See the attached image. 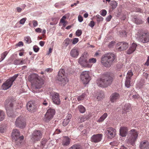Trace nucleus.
<instances>
[{
  "label": "nucleus",
  "instance_id": "1",
  "mask_svg": "<svg viewBox=\"0 0 149 149\" xmlns=\"http://www.w3.org/2000/svg\"><path fill=\"white\" fill-rule=\"evenodd\" d=\"M113 77L112 73L109 72L105 73L102 78L97 80V84L100 87H106L111 84L113 80Z\"/></svg>",
  "mask_w": 149,
  "mask_h": 149
},
{
  "label": "nucleus",
  "instance_id": "2",
  "mask_svg": "<svg viewBox=\"0 0 149 149\" xmlns=\"http://www.w3.org/2000/svg\"><path fill=\"white\" fill-rule=\"evenodd\" d=\"M116 58V55L112 53H109L105 54L102 57L101 62L105 67H110L114 62Z\"/></svg>",
  "mask_w": 149,
  "mask_h": 149
},
{
  "label": "nucleus",
  "instance_id": "3",
  "mask_svg": "<svg viewBox=\"0 0 149 149\" xmlns=\"http://www.w3.org/2000/svg\"><path fill=\"white\" fill-rule=\"evenodd\" d=\"M139 134L138 132L134 129L130 130L126 140V142L128 144L134 146L136 142Z\"/></svg>",
  "mask_w": 149,
  "mask_h": 149
},
{
  "label": "nucleus",
  "instance_id": "4",
  "mask_svg": "<svg viewBox=\"0 0 149 149\" xmlns=\"http://www.w3.org/2000/svg\"><path fill=\"white\" fill-rule=\"evenodd\" d=\"M20 132L17 129H14L12 133V138L13 140L15 142L16 145L19 146L23 142L24 136L23 135L19 136Z\"/></svg>",
  "mask_w": 149,
  "mask_h": 149
},
{
  "label": "nucleus",
  "instance_id": "5",
  "mask_svg": "<svg viewBox=\"0 0 149 149\" xmlns=\"http://www.w3.org/2000/svg\"><path fill=\"white\" fill-rule=\"evenodd\" d=\"M137 35L136 39L139 42L143 43H146L149 42V33L141 31Z\"/></svg>",
  "mask_w": 149,
  "mask_h": 149
},
{
  "label": "nucleus",
  "instance_id": "6",
  "mask_svg": "<svg viewBox=\"0 0 149 149\" xmlns=\"http://www.w3.org/2000/svg\"><path fill=\"white\" fill-rule=\"evenodd\" d=\"M18 75V74H15L13 77L6 81L1 86L2 89L6 90L10 88Z\"/></svg>",
  "mask_w": 149,
  "mask_h": 149
},
{
  "label": "nucleus",
  "instance_id": "7",
  "mask_svg": "<svg viewBox=\"0 0 149 149\" xmlns=\"http://www.w3.org/2000/svg\"><path fill=\"white\" fill-rule=\"evenodd\" d=\"M87 56V53L84 52L79 59L78 62L83 67L90 68L92 66V65L88 63Z\"/></svg>",
  "mask_w": 149,
  "mask_h": 149
},
{
  "label": "nucleus",
  "instance_id": "8",
  "mask_svg": "<svg viewBox=\"0 0 149 149\" xmlns=\"http://www.w3.org/2000/svg\"><path fill=\"white\" fill-rule=\"evenodd\" d=\"M65 73L64 70L61 69L59 71L57 77V79L60 81V83L63 86L68 81V79L64 76Z\"/></svg>",
  "mask_w": 149,
  "mask_h": 149
},
{
  "label": "nucleus",
  "instance_id": "9",
  "mask_svg": "<svg viewBox=\"0 0 149 149\" xmlns=\"http://www.w3.org/2000/svg\"><path fill=\"white\" fill-rule=\"evenodd\" d=\"M32 77L34 78L33 82L35 89L40 88L44 84L43 79L36 74L33 75Z\"/></svg>",
  "mask_w": 149,
  "mask_h": 149
},
{
  "label": "nucleus",
  "instance_id": "10",
  "mask_svg": "<svg viewBox=\"0 0 149 149\" xmlns=\"http://www.w3.org/2000/svg\"><path fill=\"white\" fill-rule=\"evenodd\" d=\"M80 77L81 81L84 84L88 83L90 80L88 71H85L82 72L80 75Z\"/></svg>",
  "mask_w": 149,
  "mask_h": 149
},
{
  "label": "nucleus",
  "instance_id": "11",
  "mask_svg": "<svg viewBox=\"0 0 149 149\" xmlns=\"http://www.w3.org/2000/svg\"><path fill=\"white\" fill-rule=\"evenodd\" d=\"M42 134L40 131L36 130L32 134L31 139L34 141H39L42 138Z\"/></svg>",
  "mask_w": 149,
  "mask_h": 149
},
{
  "label": "nucleus",
  "instance_id": "12",
  "mask_svg": "<svg viewBox=\"0 0 149 149\" xmlns=\"http://www.w3.org/2000/svg\"><path fill=\"white\" fill-rule=\"evenodd\" d=\"M55 113V110L52 109H49L45 116V120L46 122L48 121L53 117Z\"/></svg>",
  "mask_w": 149,
  "mask_h": 149
},
{
  "label": "nucleus",
  "instance_id": "13",
  "mask_svg": "<svg viewBox=\"0 0 149 149\" xmlns=\"http://www.w3.org/2000/svg\"><path fill=\"white\" fill-rule=\"evenodd\" d=\"M15 125L16 126L21 128H23L25 126L26 123L24 118L22 117H19L16 119Z\"/></svg>",
  "mask_w": 149,
  "mask_h": 149
},
{
  "label": "nucleus",
  "instance_id": "14",
  "mask_svg": "<svg viewBox=\"0 0 149 149\" xmlns=\"http://www.w3.org/2000/svg\"><path fill=\"white\" fill-rule=\"evenodd\" d=\"M129 45L124 42L118 43L116 46V49L119 51L126 50L128 47Z\"/></svg>",
  "mask_w": 149,
  "mask_h": 149
},
{
  "label": "nucleus",
  "instance_id": "15",
  "mask_svg": "<svg viewBox=\"0 0 149 149\" xmlns=\"http://www.w3.org/2000/svg\"><path fill=\"white\" fill-rule=\"evenodd\" d=\"M50 96L52 97L54 103L56 105L60 104L61 101L58 93L55 92L50 93Z\"/></svg>",
  "mask_w": 149,
  "mask_h": 149
},
{
  "label": "nucleus",
  "instance_id": "16",
  "mask_svg": "<svg viewBox=\"0 0 149 149\" xmlns=\"http://www.w3.org/2000/svg\"><path fill=\"white\" fill-rule=\"evenodd\" d=\"M26 107L29 111L31 113L34 112L37 110V107L33 102L29 101L26 104Z\"/></svg>",
  "mask_w": 149,
  "mask_h": 149
},
{
  "label": "nucleus",
  "instance_id": "17",
  "mask_svg": "<svg viewBox=\"0 0 149 149\" xmlns=\"http://www.w3.org/2000/svg\"><path fill=\"white\" fill-rule=\"evenodd\" d=\"M132 75V72L131 70H129L127 73L125 82V85L127 88L130 87V80Z\"/></svg>",
  "mask_w": 149,
  "mask_h": 149
},
{
  "label": "nucleus",
  "instance_id": "18",
  "mask_svg": "<svg viewBox=\"0 0 149 149\" xmlns=\"http://www.w3.org/2000/svg\"><path fill=\"white\" fill-rule=\"evenodd\" d=\"M106 132L108 137L110 139L113 138L116 135V130L111 127L108 128Z\"/></svg>",
  "mask_w": 149,
  "mask_h": 149
},
{
  "label": "nucleus",
  "instance_id": "19",
  "mask_svg": "<svg viewBox=\"0 0 149 149\" xmlns=\"http://www.w3.org/2000/svg\"><path fill=\"white\" fill-rule=\"evenodd\" d=\"M102 137V134H97L93 135L91 138V140L92 142L97 143L100 141Z\"/></svg>",
  "mask_w": 149,
  "mask_h": 149
},
{
  "label": "nucleus",
  "instance_id": "20",
  "mask_svg": "<svg viewBox=\"0 0 149 149\" xmlns=\"http://www.w3.org/2000/svg\"><path fill=\"white\" fill-rule=\"evenodd\" d=\"M120 97V95L119 93L116 92L114 93L110 96V101L112 102H115L119 99Z\"/></svg>",
  "mask_w": 149,
  "mask_h": 149
},
{
  "label": "nucleus",
  "instance_id": "21",
  "mask_svg": "<svg viewBox=\"0 0 149 149\" xmlns=\"http://www.w3.org/2000/svg\"><path fill=\"white\" fill-rule=\"evenodd\" d=\"M140 149H149V143L147 141L141 142L139 145Z\"/></svg>",
  "mask_w": 149,
  "mask_h": 149
},
{
  "label": "nucleus",
  "instance_id": "22",
  "mask_svg": "<svg viewBox=\"0 0 149 149\" xmlns=\"http://www.w3.org/2000/svg\"><path fill=\"white\" fill-rule=\"evenodd\" d=\"M71 56L74 58H76L79 54V51L77 49L74 47L70 52Z\"/></svg>",
  "mask_w": 149,
  "mask_h": 149
},
{
  "label": "nucleus",
  "instance_id": "23",
  "mask_svg": "<svg viewBox=\"0 0 149 149\" xmlns=\"http://www.w3.org/2000/svg\"><path fill=\"white\" fill-rule=\"evenodd\" d=\"M137 46L136 44L133 43L127 51V54H130L136 50Z\"/></svg>",
  "mask_w": 149,
  "mask_h": 149
},
{
  "label": "nucleus",
  "instance_id": "24",
  "mask_svg": "<svg viewBox=\"0 0 149 149\" xmlns=\"http://www.w3.org/2000/svg\"><path fill=\"white\" fill-rule=\"evenodd\" d=\"M127 131V127H121L120 130V135L123 137L125 136L126 135Z\"/></svg>",
  "mask_w": 149,
  "mask_h": 149
},
{
  "label": "nucleus",
  "instance_id": "25",
  "mask_svg": "<svg viewBox=\"0 0 149 149\" xmlns=\"http://www.w3.org/2000/svg\"><path fill=\"white\" fill-rule=\"evenodd\" d=\"M70 139L69 138L65 136L63 138L62 142V145L63 146H68L70 144Z\"/></svg>",
  "mask_w": 149,
  "mask_h": 149
},
{
  "label": "nucleus",
  "instance_id": "26",
  "mask_svg": "<svg viewBox=\"0 0 149 149\" xmlns=\"http://www.w3.org/2000/svg\"><path fill=\"white\" fill-rule=\"evenodd\" d=\"M13 105V104L11 102L10 103L9 106L7 104L5 105V109L6 110L7 115L9 117L11 116V115L10 114V111L12 109V108Z\"/></svg>",
  "mask_w": 149,
  "mask_h": 149
},
{
  "label": "nucleus",
  "instance_id": "27",
  "mask_svg": "<svg viewBox=\"0 0 149 149\" xmlns=\"http://www.w3.org/2000/svg\"><path fill=\"white\" fill-rule=\"evenodd\" d=\"M72 40L70 39L69 38H67L65 39L63 43V47L66 48L72 42Z\"/></svg>",
  "mask_w": 149,
  "mask_h": 149
},
{
  "label": "nucleus",
  "instance_id": "28",
  "mask_svg": "<svg viewBox=\"0 0 149 149\" xmlns=\"http://www.w3.org/2000/svg\"><path fill=\"white\" fill-rule=\"evenodd\" d=\"M108 115L107 113H104L97 120V122L99 123L102 122L107 117Z\"/></svg>",
  "mask_w": 149,
  "mask_h": 149
},
{
  "label": "nucleus",
  "instance_id": "29",
  "mask_svg": "<svg viewBox=\"0 0 149 149\" xmlns=\"http://www.w3.org/2000/svg\"><path fill=\"white\" fill-rule=\"evenodd\" d=\"M24 61L21 59H16L14 61V64L16 65L23 64L24 63Z\"/></svg>",
  "mask_w": 149,
  "mask_h": 149
},
{
  "label": "nucleus",
  "instance_id": "30",
  "mask_svg": "<svg viewBox=\"0 0 149 149\" xmlns=\"http://www.w3.org/2000/svg\"><path fill=\"white\" fill-rule=\"evenodd\" d=\"M130 106L129 104H125L123 107V109L125 112L123 111V112H126L129 111H128L130 109Z\"/></svg>",
  "mask_w": 149,
  "mask_h": 149
},
{
  "label": "nucleus",
  "instance_id": "31",
  "mask_svg": "<svg viewBox=\"0 0 149 149\" xmlns=\"http://www.w3.org/2000/svg\"><path fill=\"white\" fill-rule=\"evenodd\" d=\"M104 96V95L103 92L102 91H100L98 94H97V99L98 100H101Z\"/></svg>",
  "mask_w": 149,
  "mask_h": 149
},
{
  "label": "nucleus",
  "instance_id": "32",
  "mask_svg": "<svg viewBox=\"0 0 149 149\" xmlns=\"http://www.w3.org/2000/svg\"><path fill=\"white\" fill-rule=\"evenodd\" d=\"M78 108L79 112L81 113H83L85 111V109L82 105H79L78 107Z\"/></svg>",
  "mask_w": 149,
  "mask_h": 149
},
{
  "label": "nucleus",
  "instance_id": "33",
  "mask_svg": "<svg viewBox=\"0 0 149 149\" xmlns=\"http://www.w3.org/2000/svg\"><path fill=\"white\" fill-rule=\"evenodd\" d=\"M68 149H82V148L80 145L75 144L69 148Z\"/></svg>",
  "mask_w": 149,
  "mask_h": 149
},
{
  "label": "nucleus",
  "instance_id": "34",
  "mask_svg": "<svg viewBox=\"0 0 149 149\" xmlns=\"http://www.w3.org/2000/svg\"><path fill=\"white\" fill-rule=\"evenodd\" d=\"M96 18V21L97 22L99 23L103 21V18L99 15H97L95 16Z\"/></svg>",
  "mask_w": 149,
  "mask_h": 149
},
{
  "label": "nucleus",
  "instance_id": "35",
  "mask_svg": "<svg viewBox=\"0 0 149 149\" xmlns=\"http://www.w3.org/2000/svg\"><path fill=\"white\" fill-rule=\"evenodd\" d=\"M133 21L137 24H141L143 22L141 20L137 18H134L133 19Z\"/></svg>",
  "mask_w": 149,
  "mask_h": 149
},
{
  "label": "nucleus",
  "instance_id": "36",
  "mask_svg": "<svg viewBox=\"0 0 149 149\" xmlns=\"http://www.w3.org/2000/svg\"><path fill=\"white\" fill-rule=\"evenodd\" d=\"M25 42L27 44H29L31 42V40L30 36H27L24 37Z\"/></svg>",
  "mask_w": 149,
  "mask_h": 149
},
{
  "label": "nucleus",
  "instance_id": "37",
  "mask_svg": "<svg viewBox=\"0 0 149 149\" xmlns=\"http://www.w3.org/2000/svg\"><path fill=\"white\" fill-rule=\"evenodd\" d=\"M8 53V52L7 51L5 52L2 53V54H1V57L0 58V62L4 60Z\"/></svg>",
  "mask_w": 149,
  "mask_h": 149
},
{
  "label": "nucleus",
  "instance_id": "38",
  "mask_svg": "<svg viewBox=\"0 0 149 149\" xmlns=\"http://www.w3.org/2000/svg\"><path fill=\"white\" fill-rule=\"evenodd\" d=\"M5 118L4 112L0 110V121L3 120Z\"/></svg>",
  "mask_w": 149,
  "mask_h": 149
},
{
  "label": "nucleus",
  "instance_id": "39",
  "mask_svg": "<svg viewBox=\"0 0 149 149\" xmlns=\"http://www.w3.org/2000/svg\"><path fill=\"white\" fill-rule=\"evenodd\" d=\"M111 6L113 9H115L117 6V3L115 1H112L111 3Z\"/></svg>",
  "mask_w": 149,
  "mask_h": 149
},
{
  "label": "nucleus",
  "instance_id": "40",
  "mask_svg": "<svg viewBox=\"0 0 149 149\" xmlns=\"http://www.w3.org/2000/svg\"><path fill=\"white\" fill-rule=\"evenodd\" d=\"M86 95L85 94H82L81 95L77 97V100L79 101L83 100L85 97Z\"/></svg>",
  "mask_w": 149,
  "mask_h": 149
},
{
  "label": "nucleus",
  "instance_id": "41",
  "mask_svg": "<svg viewBox=\"0 0 149 149\" xmlns=\"http://www.w3.org/2000/svg\"><path fill=\"white\" fill-rule=\"evenodd\" d=\"M88 63H94L96 62V60L95 58H92L89 59L88 61Z\"/></svg>",
  "mask_w": 149,
  "mask_h": 149
},
{
  "label": "nucleus",
  "instance_id": "42",
  "mask_svg": "<svg viewBox=\"0 0 149 149\" xmlns=\"http://www.w3.org/2000/svg\"><path fill=\"white\" fill-rule=\"evenodd\" d=\"M120 34L121 36L125 37L126 36L127 33L125 30H123L120 32Z\"/></svg>",
  "mask_w": 149,
  "mask_h": 149
},
{
  "label": "nucleus",
  "instance_id": "43",
  "mask_svg": "<svg viewBox=\"0 0 149 149\" xmlns=\"http://www.w3.org/2000/svg\"><path fill=\"white\" fill-rule=\"evenodd\" d=\"M70 122V120H69L68 119H65L64 120L63 123V126H66Z\"/></svg>",
  "mask_w": 149,
  "mask_h": 149
},
{
  "label": "nucleus",
  "instance_id": "44",
  "mask_svg": "<svg viewBox=\"0 0 149 149\" xmlns=\"http://www.w3.org/2000/svg\"><path fill=\"white\" fill-rule=\"evenodd\" d=\"M79 40L78 38H74L72 40V44L73 45H75L79 41Z\"/></svg>",
  "mask_w": 149,
  "mask_h": 149
},
{
  "label": "nucleus",
  "instance_id": "45",
  "mask_svg": "<svg viewBox=\"0 0 149 149\" xmlns=\"http://www.w3.org/2000/svg\"><path fill=\"white\" fill-rule=\"evenodd\" d=\"M76 35L77 36H80L82 34V31L81 30L78 29L76 32Z\"/></svg>",
  "mask_w": 149,
  "mask_h": 149
},
{
  "label": "nucleus",
  "instance_id": "46",
  "mask_svg": "<svg viewBox=\"0 0 149 149\" xmlns=\"http://www.w3.org/2000/svg\"><path fill=\"white\" fill-rule=\"evenodd\" d=\"M26 20V18H24L21 19L19 21V24L23 25Z\"/></svg>",
  "mask_w": 149,
  "mask_h": 149
},
{
  "label": "nucleus",
  "instance_id": "47",
  "mask_svg": "<svg viewBox=\"0 0 149 149\" xmlns=\"http://www.w3.org/2000/svg\"><path fill=\"white\" fill-rule=\"evenodd\" d=\"M101 15L103 16H105L107 13V11L105 10H102L101 11Z\"/></svg>",
  "mask_w": 149,
  "mask_h": 149
},
{
  "label": "nucleus",
  "instance_id": "48",
  "mask_svg": "<svg viewBox=\"0 0 149 149\" xmlns=\"http://www.w3.org/2000/svg\"><path fill=\"white\" fill-rule=\"evenodd\" d=\"M66 17L65 16H63L62 18L61 19L60 22L62 23H64L65 22H67V21H65V19H66Z\"/></svg>",
  "mask_w": 149,
  "mask_h": 149
},
{
  "label": "nucleus",
  "instance_id": "49",
  "mask_svg": "<svg viewBox=\"0 0 149 149\" xmlns=\"http://www.w3.org/2000/svg\"><path fill=\"white\" fill-rule=\"evenodd\" d=\"M33 48L34 51L36 52H38L39 49V47L36 45L34 46L33 47Z\"/></svg>",
  "mask_w": 149,
  "mask_h": 149
},
{
  "label": "nucleus",
  "instance_id": "50",
  "mask_svg": "<svg viewBox=\"0 0 149 149\" xmlns=\"http://www.w3.org/2000/svg\"><path fill=\"white\" fill-rule=\"evenodd\" d=\"M95 24V23L94 21H91L89 23V26L92 28L94 27Z\"/></svg>",
  "mask_w": 149,
  "mask_h": 149
},
{
  "label": "nucleus",
  "instance_id": "51",
  "mask_svg": "<svg viewBox=\"0 0 149 149\" xmlns=\"http://www.w3.org/2000/svg\"><path fill=\"white\" fill-rule=\"evenodd\" d=\"M115 42L114 41H111L109 43V44L108 46L110 48H111L112 47H113L114 45H115Z\"/></svg>",
  "mask_w": 149,
  "mask_h": 149
},
{
  "label": "nucleus",
  "instance_id": "52",
  "mask_svg": "<svg viewBox=\"0 0 149 149\" xmlns=\"http://www.w3.org/2000/svg\"><path fill=\"white\" fill-rule=\"evenodd\" d=\"M33 26L34 27H36L38 25V23L37 21L33 20L32 21Z\"/></svg>",
  "mask_w": 149,
  "mask_h": 149
},
{
  "label": "nucleus",
  "instance_id": "53",
  "mask_svg": "<svg viewBox=\"0 0 149 149\" xmlns=\"http://www.w3.org/2000/svg\"><path fill=\"white\" fill-rule=\"evenodd\" d=\"M83 17L81 15H79L78 16V21L80 22H81L83 21Z\"/></svg>",
  "mask_w": 149,
  "mask_h": 149
},
{
  "label": "nucleus",
  "instance_id": "54",
  "mask_svg": "<svg viewBox=\"0 0 149 149\" xmlns=\"http://www.w3.org/2000/svg\"><path fill=\"white\" fill-rule=\"evenodd\" d=\"M17 47H21L23 45V43L22 41L19 42L16 45Z\"/></svg>",
  "mask_w": 149,
  "mask_h": 149
},
{
  "label": "nucleus",
  "instance_id": "55",
  "mask_svg": "<svg viewBox=\"0 0 149 149\" xmlns=\"http://www.w3.org/2000/svg\"><path fill=\"white\" fill-rule=\"evenodd\" d=\"M80 119L79 121L80 122H83L85 121L86 119L84 117H81L79 118Z\"/></svg>",
  "mask_w": 149,
  "mask_h": 149
},
{
  "label": "nucleus",
  "instance_id": "56",
  "mask_svg": "<svg viewBox=\"0 0 149 149\" xmlns=\"http://www.w3.org/2000/svg\"><path fill=\"white\" fill-rule=\"evenodd\" d=\"M42 30L40 28H38L35 29V31L37 33L42 32Z\"/></svg>",
  "mask_w": 149,
  "mask_h": 149
},
{
  "label": "nucleus",
  "instance_id": "57",
  "mask_svg": "<svg viewBox=\"0 0 149 149\" xmlns=\"http://www.w3.org/2000/svg\"><path fill=\"white\" fill-rule=\"evenodd\" d=\"M111 17H112L111 15L108 16L106 18V20L107 21H109L111 20Z\"/></svg>",
  "mask_w": 149,
  "mask_h": 149
},
{
  "label": "nucleus",
  "instance_id": "58",
  "mask_svg": "<svg viewBox=\"0 0 149 149\" xmlns=\"http://www.w3.org/2000/svg\"><path fill=\"white\" fill-rule=\"evenodd\" d=\"M72 118V115L70 114H68L67 115L65 119H68V120H70V119Z\"/></svg>",
  "mask_w": 149,
  "mask_h": 149
},
{
  "label": "nucleus",
  "instance_id": "59",
  "mask_svg": "<svg viewBox=\"0 0 149 149\" xmlns=\"http://www.w3.org/2000/svg\"><path fill=\"white\" fill-rule=\"evenodd\" d=\"M132 97L133 98L136 99L139 98V96L138 94H136L133 95Z\"/></svg>",
  "mask_w": 149,
  "mask_h": 149
},
{
  "label": "nucleus",
  "instance_id": "60",
  "mask_svg": "<svg viewBox=\"0 0 149 149\" xmlns=\"http://www.w3.org/2000/svg\"><path fill=\"white\" fill-rule=\"evenodd\" d=\"M17 11L19 13L21 12L22 10V9L20 7H17L16 8Z\"/></svg>",
  "mask_w": 149,
  "mask_h": 149
},
{
  "label": "nucleus",
  "instance_id": "61",
  "mask_svg": "<svg viewBox=\"0 0 149 149\" xmlns=\"http://www.w3.org/2000/svg\"><path fill=\"white\" fill-rule=\"evenodd\" d=\"M45 42L44 41H40L39 42V44L41 47H43L45 44Z\"/></svg>",
  "mask_w": 149,
  "mask_h": 149
},
{
  "label": "nucleus",
  "instance_id": "62",
  "mask_svg": "<svg viewBox=\"0 0 149 149\" xmlns=\"http://www.w3.org/2000/svg\"><path fill=\"white\" fill-rule=\"evenodd\" d=\"M145 65L148 66L149 65V56L148 57L147 59L146 62L145 63Z\"/></svg>",
  "mask_w": 149,
  "mask_h": 149
},
{
  "label": "nucleus",
  "instance_id": "63",
  "mask_svg": "<svg viewBox=\"0 0 149 149\" xmlns=\"http://www.w3.org/2000/svg\"><path fill=\"white\" fill-rule=\"evenodd\" d=\"M46 140H42L41 142V144L42 146H44L45 144L46 143Z\"/></svg>",
  "mask_w": 149,
  "mask_h": 149
},
{
  "label": "nucleus",
  "instance_id": "64",
  "mask_svg": "<svg viewBox=\"0 0 149 149\" xmlns=\"http://www.w3.org/2000/svg\"><path fill=\"white\" fill-rule=\"evenodd\" d=\"M4 132V130L3 127H1L0 128V132L1 133H3Z\"/></svg>",
  "mask_w": 149,
  "mask_h": 149
}]
</instances>
